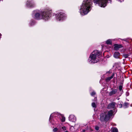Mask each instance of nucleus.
Here are the masks:
<instances>
[{
	"instance_id": "obj_30",
	"label": "nucleus",
	"mask_w": 132,
	"mask_h": 132,
	"mask_svg": "<svg viewBox=\"0 0 132 132\" xmlns=\"http://www.w3.org/2000/svg\"><path fill=\"white\" fill-rule=\"evenodd\" d=\"M51 119H51H50V120H49V121H50V122H51V121H50V120Z\"/></svg>"
},
{
	"instance_id": "obj_22",
	"label": "nucleus",
	"mask_w": 132,
	"mask_h": 132,
	"mask_svg": "<svg viewBox=\"0 0 132 132\" xmlns=\"http://www.w3.org/2000/svg\"><path fill=\"white\" fill-rule=\"evenodd\" d=\"M35 23V22L34 21H31L30 23V25L32 26Z\"/></svg>"
},
{
	"instance_id": "obj_12",
	"label": "nucleus",
	"mask_w": 132,
	"mask_h": 132,
	"mask_svg": "<svg viewBox=\"0 0 132 132\" xmlns=\"http://www.w3.org/2000/svg\"><path fill=\"white\" fill-rule=\"evenodd\" d=\"M122 46L120 45L115 44L114 45V49L115 50H117L119 48L122 47Z\"/></svg>"
},
{
	"instance_id": "obj_4",
	"label": "nucleus",
	"mask_w": 132,
	"mask_h": 132,
	"mask_svg": "<svg viewBox=\"0 0 132 132\" xmlns=\"http://www.w3.org/2000/svg\"><path fill=\"white\" fill-rule=\"evenodd\" d=\"M113 112L112 110H110L102 113L100 115V120L102 122L108 121L112 116Z\"/></svg>"
},
{
	"instance_id": "obj_16",
	"label": "nucleus",
	"mask_w": 132,
	"mask_h": 132,
	"mask_svg": "<svg viewBox=\"0 0 132 132\" xmlns=\"http://www.w3.org/2000/svg\"><path fill=\"white\" fill-rule=\"evenodd\" d=\"M114 76V74H112V75L110 77H109L107 78L106 79V80L107 81H109Z\"/></svg>"
},
{
	"instance_id": "obj_18",
	"label": "nucleus",
	"mask_w": 132,
	"mask_h": 132,
	"mask_svg": "<svg viewBox=\"0 0 132 132\" xmlns=\"http://www.w3.org/2000/svg\"><path fill=\"white\" fill-rule=\"evenodd\" d=\"M92 106L95 109L96 107V104L95 103L93 102L92 103Z\"/></svg>"
},
{
	"instance_id": "obj_11",
	"label": "nucleus",
	"mask_w": 132,
	"mask_h": 132,
	"mask_svg": "<svg viewBox=\"0 0 132 132\" xmlns=\"http://www.w3.org/2000/svg\"><path fill=\"white\" fill-rule=\"evenodd\" d=\"M80 126V125L79 124H75L74 127L72 126L71 127L70 129H73V128L74 129H78Z\"/></svg>"
},
{
	"instance_id": "obj_10",
	"label": "nucleus",
	"mask_w": 132,
	"mask_h": 132,
	"mask_svg": "<svg viewBox=\"0 0 132 132\" xmlns=\"http://www.w3.org/2000/svg\"><path fill=\"white\" fill-rule=\"evenodd\" d=\"M120 54L118 52H115L113 55L114 57L116 59H119L120 58Z\"/></svg>"
},
{
	"instance_id": "obj_14",
	"label": "nucleus",
	"mask_w": 132,
	"mask_h": 132,
	"mask_svg": "<svg viewBox=\"0 0 132 132\" xmlns=\"http://www.w3.org/2000/svg\"><path fill=\"white\" fill-rule=\"evenodd\" d=\"M117 92V90L116 89H114L111 91L109 93V95L111 96L113 94H115Z\"/></svg>"
},
{
	"instance_id": "obj_29",
	"label": "nucleus",
	"mask_w": 132,
	"mask_h": 132,
	"mask_svg": "<svg viewBox=\"0 0 132 132\" xmlns=\"http://www.w3.org/2000/svg\"><path fill=\"white\" fill-rule=\"evenodd\" d=\"M65 132H69L67 131H65Z\"/></svg>"
},
{
	"instance_id": "obj_25",
	"label": "nucleus",
	"mask_w": 132,
	"mask_h": 132,
	"mask_svg": "<svg viewBox=\"0 0 132 132\" xmlns=\"http://www.w3.org/2000/svg\"><path fill=\"white\" fill-rule=\"evenodd\" d=\"M58 129L57 128H56L54 129L53 130V131L54 132H55L57 131Z\"/></svg>"
},
{
	"instance_id": "obj_23",
	"label": "nucleus",
	"mask_w": 132,
	"mask_h": 132,
	"mask_svg": "<svg viewBox=\"0 0 132 132\" xmlns=\"http://www.w3.org/2000/svg\"><path fill=\"white\" fill-rule=\"evenodd\" d=\"M95 94V92H93L91 94L92 96H94Z\"/></svg>"
},
{
	"instance_id": "obj_6",
	"label": "nucleus",
	"mask_w": 132,
	"mask_h": 132,
	"mask_svg": "<svg viewBox=\"0 0 132 132\" xmlns=\"http://www.w3.org/2000/svg\"><path fill=\"white\" fill-rule=\"evenodd\" d=\"M26 5L28 7H33L35 5L36 3L34 0H28L26 3Z\"/></svg>"
},
{
	"instance_id": "obj_17",
	"label": "nucleus",
	"mask_w": 132,
	"mask_h": 132,
	"mask_svg": "<svg viewBox=\"0 0 132 132\" xmlns=\"http://www.w3.org/2000/svg\"><path fill=\"white\" fill-rule=\"evenodd\" d=\"M111 129L112 130V132H118V130L116 128H112Z\"/></svg>"
},
{
	"instance_id": "obj_13",
	"label": "nucleus",
	"mask_w": 132,
	"mask_h": 132,
	"mask_svg": "<svg viewBox=\"0 0 132 132\" xmlns=\"http://www.w3.org/2000/svg\"><path fill=\"white\" fill-rule=\"evenodd\" d=\"M59 118H60L61 121L64 122L65 121V118L63 115L61 114Z\"/></svg>"
},
{
	"instance_id": "obj_27",
	"label": "nucleus",
	"mask_w": 132,
	"mask_h": 132,
	"mask_svg": "<svg viewBox=\"0 0 132 132\" xmlns=\"http://www.w3.org/2000/svg\"><path fill=\"white\" fill-rule=\"evenodd\" d=\"M119 107L120 108H121L122 106V105L121 104L120 105H119Z\"/></svg>"
},
{
	"instance_id": "obj_3",
	"label": "nucleus",
	"mask_w": 132,
	"mask_h": 132,
	"mask_svg": "<svg viewBox=\"0 0 132 132\" xmlns=\"http://www.w3.org/2000/svg\"><path fill=\"white\" fill-rule=\"evenodd\" d=\"M100 53L97 50L93 51L90 55L88 59V62L90 63H96L99 61Z\"/></svg>"
},
{
	"instance_id": "obj_8",
	"label": "nucleus",
	"mask_w": 132,
	"mask_h": 132,
	"mask_svg": "<svg viewBox=\"0 0 132 132\" xmlns=\"http://www.w3.org/2000/svg\"><path fill=\"white\" fill-rule=\"evenodd\" d=\"M116 103L114 102H112L111 103L109 104L108 106V109H114L115 107Z\"/></svg>"
},
{
	"instance_id": "obj_19",
	"label": "nucleus",
	"mask_w": 132,
	"mask_h": 132,
	"mask_svg": "<svg viewBox=\"0 0 132 132\" xmlns=\"http://www.w3.org/2000/svg\"><path fill=\"white\" fill-rule=\"evenodd\" d=\"M128 104V103H125L123 105L125 107V108H127Z\"/></svg>"
},
{
	"instance_id": "obj_28",
	"label": "nucleus",
	"mask_w": 132,
	"mask_h": 132,
	"mask_svg": "<svg viewBox=\"0 0 132 132\" xmlns=\"http://www.w3.org/2000/svg\"><path fill=\"white\" fill-rule=\"evenodd\" d=\"M94 100H95V101L96 100V98H94Z\"/></svg>"
},
{
	"instance_id": "obj_5",
	"label": "nucleus",
	"mask_w": 132,
	"mask_h": 132,
	"mask_svg": "<svg viewBox=\"0 0 132 132\" xmlns=\"http://www.w3.org/2000/svg\"><path fill=\"white\" fill-rule=\"evenodd\" d=\"M55 18L57 21H61L66 19V14L62 12H60L56 14Z\"/></svg>"
},
{
	"instance_id": "obj_26",
	"label": "nucleus",
	"mask_w": 132,
	"mask_h": 132,
	"mask_svg": "<svg viewBox=\"0 0 132 132\" xmlns=\"http://www.w3.org/2000/svg\"><path fill=\"white\" fill-rule=\"evenodd\" d=\"M119 89L121 91L122 89V86H120L119 87Z\"/></svg>"
},
{
	"instance_id": "obj_9",
	"label": "nucleus",
	"mask_w": 132,
	"mask_h": 132,
	"mask_svg": "<svg viewBox=\"0 0 132 132\" xmlns=\"http://www.w3.org/2000/svg\"><path fill=\"white\" fill-rule=\"evenodd\" d=\"M61 114L58 112H55L52 113L50 115V117L49 118V120H50L51 119V118L53 116H54V117H59Z\"/></svg>"
},
{
	"instance_id": "obj_15",
	"label": "nucleus",
	"mask_w": 132,
	"mask_h": 132,
	"mask_svg": "<svg viewBox=\"0 0 132 132\" xmlns=\"http://www.w3.org/2000/svg\"><path fill=\"white\" fill-rule=\"evenodd\" d=\"M114 39H109L106 41V43L107 44L111 45L112 40H114Z\"/></svg>"
},
{
	"instance_id": "obj_24",
	"label": "nucleus",
	"mask_w": 132,
	"mask_h": 132,
	"mask_svg": "<svg viewBox=\"0 0 132 132\" xmlns=\"http://www.w3.org/2000/svg\"><path fill=\"white\" fill-rule=\"evenodd\" d=\"M95 129L96 130L98 131L99 129V127L98 126H95Z\"/></svg>"
},
{
	"instance_id": "obj_20",
	"label": "nucleus",
	"mask_w": 132,
	"mask_h": 132,
	"mask_svg": "<svg viewBox=\"0 0 132 132\" xmlns=\"http://www.w3.org/2000/svg\"><path fill=\"white\" fill-rule=\"evenodd\" d=\"M62 129L63 131L66 130L67 128L65 126H63L62 127Z\"/></svg>"
},
{
	"instance_id": "obj_21",
	"label": "nucleus",
	"mask_w": 132,
	"mask_h": 132,
	"mask_svg": "<svg viewBox=\"0 0 132 132\" xmlns=\"http://www.w3.org/2000/svg\"><path fill=\"white\" fill-rule=\"evenodd\" d=\"M128 54H124L123 55V57L125 58H126L128 57Z\"/></svg>"
},
{
	"instance_id": "obj_1",
	"label": "nucleus",
	"mask_w": 132,
	"mask_h": 132,
	"mask_svg": "<svg viewBox=\"0 0 132 132\" xmlns=\"http://www.w3.org/2000/svg\"><path fill=\"white\" fill-rule=\"evenodd\" d=\"M95 5L98 4L101 7H104L106 6L108 1L110 2L112 0H93ZM92 0H84L80 6V12L82 15L87 14L91 10Z\"/></svg>"
},
{
	"instance_id": "obj_2",
	"label": "nucleus",
	"mask_w": 132,
	"mask_h": 132,
	"mask_svg": "<svg viewBox=\"0 0 132 132\" xmlns=\"http://www.w3.org/2000/svg\"><path fill=\"white\" fill-rule=\"evenodd\" d=\"M52 10L50 8H48L41 12L40 14L38 13H36L34 18L37 20L43 19L47 21L52 16Z\"/></svg>"
},
{
	"instance_id": "obj_31",
	"label": "nucleus",
	"mask_w": 132,
	"mask_h": 132,
	"mask_svg": "<svg viewBox=\"0 0 132 132\" xmlns=\"http://www.w3.org/2000/svg\"><path fill=\"white\" fill-rule=\"evenodd\" d=\"M1 36V34H0V36Z\"/></svg>"
},
{
	"instance_id": "obj_7",
	"label": "nucleus",
	"mask_w": 132,
	"mask_h": 132,
	"mask_svg": "<svg viewBox=\"0 0 132 132\" xmlns=\"http://www.w3.org/2000/svg\"><path fill=\"white\" fill-rule=\"evenodd\" d=\"M69 121L73 122H75L76 120V117L73 115H70L69 117Z\"/></svg>"
}]
</instances>
